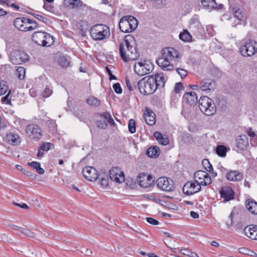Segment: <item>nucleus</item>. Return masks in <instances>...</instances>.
<instances>
[{"instance_id":"ea45409f","label":"nucleus","mask_w":257,"mask_h":257,"mask_svg":"<svg viewBox=\"0 0 257 257\" xmlns=\"http://www.w3.org/2000/svg\"><path fill=\"white\" fill-rule=\"evenodd\" d=\"M59 64L63 68H66L69 65V61L67 58L64 56H60L58 59Z\"/></svg>"},{"instance_id":"680f3d73","label":"nucleus","mask_w":257,"mask_h":257,"mask_svg":"<svg viewBox=\"0 0 257 257\" xmlns=\"http://www.w3.org/2000/svg\"><path fill=\"white\" fill-rule=\"evenodd\" d=\"M25 25H26L27 26H24V28L25 29L24 30H23V31L26 32L30 31V30L29 29V27L30 26H31L30 19H29V21L26 22Z\"/></svg>"},{"instance_id":"de8ad7c7","label":"nucleus","mask_w":257,"mask_h":257,"mask_svg":"<svg viewBox=\"0 0 257 257\" xmlns=\"http://www.w3.org/2000/svg\"><path fill=\"white\" fill-rule=\"evenodd\" d=\"M234 18L237 19V24H239L243 18V15H242L241 12L240 10H237L234 12Z\"/></svg>"},{"instance_id":"f3484780","label":"nucleus","mask_w":257,"mask_h":257,"mask_svg":"<svg viewBox=\"0 0 257 257\" xmlns=\"http://www.w3.org/2000/svg\"><path fill=\"white\" fill-rule=\"evenodd\" d=\"M109 177L112 181L117 183L123 182L124 181L123 173L118 168H113L109 171Z\"/></svg>"},{"instance_id":"c9c22d12","label":"nucleus","mask_w":257,"mask_h":257,"mask_svg":"<svg viewBox=\"0 0 257 257\" xmlns=\"http://www.w3.org/2000/svg\"><path fill=\"white\" fill-rule=\"evenodd\" d=\"M77 26L82 32H85L89 29L88 23L85 21H79L77 23Z\"/></svg>"},{"instance_id":"39448f33","label":"nucleus","mask_w":257,"mask_h":257,"mask_svg":"<svg viewBox=\"0 0 257 257\" xmlns=\"http://www.w3.org/2000/svg\"><path fill=\"white\" fill-rule=\"evenodd\" d=\"M138 85L140 92L144 95L152 94L157 89L154 79L150 76L141 79Z\"/></svg>"},{"instance_id":"3c124183","label":"nucleus","mask_w":257,"mask_h":257,"mask_svg":"<svg viewBox=\"0 0 257 257\" xmlns=\"http://www.w3.org/2000/svg\"><path fill=\"white\" fill-rule=\"evenodd\" d=\"M147 221L151 224L157 225L159 224V221L151 217H147Z\"/></svg>"},{"instance_id":"4be33fe9","label":"nucleus","mask_w":257,"mask_h":257,"mask_svg":"<svg viewBox=\"0 0 257 257\" xmlns=\"http://www.w3.org/2000/svg\"><path fill=\"white\" fill-rule=\"evenodd\" d=\"M235 141L236 147L240 151L245 150L248 145V138L245 135H240Z\"/></svg>"},{"instance_id":"864d4df0","label":"nucleus","mask_w":257,"mask_h":257,"mask_svg":"<svg viewBox=\"0 0 257 257\" xmlns=\"http://www.w3.org/2000/svg\"><path fill=\"white\" fill-rule=\"evenodd\" d=\"M33 16L37 20L42 21L44 23H46L48 20V19L42 16L38 15V14H33Z\"/></svg>"},{"instance_id":"7ed1b4c3","label":"nucleus","mask_w":257,"mask_h":257,"mask_svg":"<svg viewBox=\"0 0 257 257\" xmlns=\"http://www.w3.org/2000/svg\"><path fill=\"white\" fill-rule=\"evenodd\" d=\"M90 34L92 38L95 41L103 40L109 37L110 29L105 25L96 24L91 28Z\"/></svg>"},{"instance_id":"58836bf2","label":"nucleus","mask_w":257,"mask_h":257,"mask_svg":"<svg viewBox=\"0 0 257 257\" xmlns=\"http://www.w3.org/2000/svg\"><path fill=\"white\" fill-rule=\"evenodd\" d=\"M147 180L148 181V183H146L145 180H140V186L144 188H148L154 182V180H153V178L151 175H148L147 177Z\"/></svg>"},{"instance_id":"7c9ffc66","label":"nucleus","mask_w":257,"mask_h":257,"mask_svg":"<svg viewBox=\"0 0 257 257\" xmlns=\"http://www.w3.org/2000/svg\"><path fill=\"white\" fill-rule=\"evenodd\" d=\"M154 136L159 143L163 145H167L169 143V140L167 137L163 136L159 132H155Z\"/></svg>"},{"instance_id":"a878e982","label":"nucleus","mask_w":257,"mask_h":257,"mask_svg":"<svg viewBox=\"0 0 257 257\" xmlns=\"http://www.w3.org/2000/svg\"><path fill=\"white\" fill-rule=\"evenodd\" d=\"M183 101L190 105L196 103L197 101V97L195 92H190L186 93L183 97Z\"/></svg>"},{"instance_id":"f8f14e48","label":"nucleus","mask_w":257,"mask_h":257,"mask_svg":"<svg viewBox=\"0 0 257 257\" xmlns=\"http://www.w3.org/2000/svg\"><path fill=\"white\" fill-rule=\"evenodd\" d=\"M156 183L158 187L164 191H172L175 188L173 181L169 178L160 177L157 179Z\"/></svg>"},{"instance_id":"a18cd8bd","label":"nucleus","mask_w":257,"mask_h":257,"mask_svg":"<svg viewBox=\"0 0 257 257\" xmlns=\"http://www.w3.org/2000/svg\"><path fill=\"white\" fill-rule=\"evenodd\" d=\"M202 165L208 172H210L211 170H213V167L208 160H203L202 161Z\"/></svg>"},{"instance_id":"4468645a","label":"nucleus","mask_w":257,"mask_h":257,"mask_svg":"<svg viewBox=\"0 0 257 257\" xmlns=\"http://www.w3.org/2000/svg\"><path fill=\"white\" fill-rule=\"evenodd\" d=\"M25 132L29 138L35 141L40 140L42 136L41 128L35 124L28 125L26 128Z\"/></svg>"},{"instance_id":"0eeeda50","label":"nucleus","mask_w":257,"mask_h":257,"mask_svg":"<svg viewBox=\"0 0 257 257\" xmlns=\"http://www.w3.org/2000/svg\"><path fill=\"white\" fill-rule=\"evenodd\" d=\"M32 40L37 45L44 47L50 46L54 43L53 37L47 33L41 31L34 33Z\"/></svg>"},{"instance_id":"8fccbe9b","label":"nucleus","mask_w":257,"mask_h":257,"mask_svg":"<svg viewBox=\"0 0 257 257\" xmlns=\"http://www.w3.org/2000/svg\"><path fill=\"white\" fill-rule=\"evenodd\" d=\"M176 71L180 75L181 78L186 77L187 75V71L183 69L177 68H176Z\"/></svg>"},{"instance_id":"338daca9","label":"nucleus","mask_w":257,"mask_h":257,"mask_svg":"<svg viewBox=\"0 0 257 257\" xmlns=\"http://www.w3.org/2000/svg\"><path fill=\"white\" fill-rule=\"evenodd\" d=\"M190 215L192 218L194 219H197L199 217V214L197 212L193 211H191Z\"/></svg>"},{"instance_id":"e2e57ef3","label":"nucleus","mask_w":257,"mask_h":257,"mask_svg":"<svg viewBox=\"0 0 257 257\" xmlns=\"http://www.w3.org/2000/svg\"><path fill=\"white\" fill-rule=\"evenodd\" d=\"M233 213L232 212L230 213V215L228 216V219L230 220V222H227V225L228 226H231L232 224V216Z\"/></svg>"},{"instance_id":"79ce46f5","label":"nucleus","mask_w":257,"mask_h":257,"mask_svg":"<svg viewBox=\"0 0 257 257\" xmlns=\"http://www.w3.org/2000/svg\"><path fill=\"white\" fill-rule=\"evenodd\" d=\"M40 148L44 151H48L50 150L53 149L54 148V145L53 144L51 143H43Z\"/></svg>"},{"instance_id":"72a5a7b5","label":"nucleus","mask_w":257,"mask_h":257,"mask_svg":"<svg viewBox=\"0 0 257 257\" xmlns=\"http://www.w3.org/2000/svg\"><path fill=\"white\" fill-rule=\"evenodd\" d=\"M28 165L36 169L37 173L40 175H43L45 173L44 170L41 167V164L39 162L33 161L30 163H28Z\"/></svg>"},{"instance_id":"13d9d810","label":"nucleus","mask_w":257,"mask_h":257,"mask_svg":"<svg viewBox=\"0 0 257 257\" xmlns=\"http://www.w3.org/2000/svg\"><path fill=\"white\" fill-rule=\"evenodd\" d=\"M52 93V91L49 88H46L44 91V96L46 97H48L50 95H51Z\"/></svg>"},{"instance_id":"5701e85b","label":"nucleus","mask_w":257,"mask_h":257,"mask_svg":"<svg viewBox=\"0 0 257 257\" xmlns=\"http://www.w3.org/2000/svg\"><path fill=\"white\" fill-rule=\"evenodd\" d=\"M144 118L146 122L149 125H154L156 123V117L154 112L148 108L144 113Z\"/></svg>"},{"instance_id":"5fc2aeb1","label":"nucleus","mask_w":257,"mask_h":257,"mask_svg":"<svg viewBox=\"0 0 257 257\" xmlns=\"http://www.w3.org/2000/svg\"><path fill=\"white\" fill-rule=\"evenodd\" d=\"M31 26L29 27L30 31L35 30L38 28V24L36 21H34L30 19Z\"/></svg>"},{"instance_id":"6e6552de","label":"nucleus","mask_w":257,"mask_h":257,"mask_svg":"<svg viewBox=\"0 0 257 257\" xmlns=\"http://www.w3.org/2000/svg\"><path fill=\"white\" fill-rule=\"evenodd\" d=\"M154 68L153 64L149 61L138 62L134 65V71L139 76H144L151 73Z\"/></svg>"},{"instance_id":"37998d69","label":"nucleus","mask_w":257,"mask_h":257,"mask_svg":"<svg viewBox=\"0 0 257 257\" xmlns=\"http://www.w3.org/2000/svg\"><path fill=\"white\" fill-rule=\"evenodd\" d=\"M87 103L89 105L93 106H99L100 104V101L97 98L94 97H90L87 99Z\"/></svg>"},{"instance_id":"bb28decb","label":"nucleus","mask_w":257,"mask_h":257,"mask_svg":"<svg viewBox=\"0 0 257 257\" xmlns=\"http://www.w3.org/2000/svg\"><path fill=\"white\" fill-rule=\"evenodd\" d=\"M29 21L28 18H17L15 19L14 24L15 27L18 30L23 31L25 28H24V26H27L26 24V22Z\"/></svg>"},{"instance_id":"6ab92c4d","label":"nucleus","mask_w":257,"mask_h":257,"mask_svg":"<svg viewBox=\"0 0 257 257\" xmlns=\"http://www.w3.org/2000/svg\"><path fill=\"white\" fill-rule=\"evenodd\" d=\"M189 29L195 33H201L203 29L201 24L197 18L193 17L190 22Z\"/></svg>"},{"instance_id":"e433bc0d","label":"nucleus","mask_w":257,"mask_h":257,"mask_svg":"<svg viewBox=\"0 0 257 257\" xmlns=\"http://www.w3.org/2000/svg\"><path fill=\"white\" fill-rule=\"evenodd\" d=\"M227 152V148L224 146L219 145L216 148V154L221 157L226 156Z\"/></svg>"},{"instance_id":"49530a36","label":"nucleus","mask_w":257,"mask_h":257,"mask_svg":"<svg viewBox=\"0 0 257 257\" xmlns=\"http://www.w3.org/2000/svg\"><path fill=\"white\" fill-rule=\"evenodd\" d=\"M20 235H26L29 237H34V233L31 231L30 230L23 228L21 229V231H20Z\"/></svg>"},{"instance_id":"2eb2a0df","label":"nucleus","mask_w":257,"mask_h":257,"mask_svg":"<svg viewBox=\"0 0 257 257\" xmlns=\"http://www.w3.org/2000/svg\"><path fill=\"white\" fill-rule=\"evenodd\" d=\"M201 189V187L195 181H188L183 186V193L188 196L198 192Z\"/></svg>"},{"instance_id":"473e14b6","label":"nucleus","mask_w":257,"mask_h":257,"mask_svg":"<svg viewBox=\"0 0 257 257\" xmlns=\"http://www.w3.org/2000/svg\"><path fill=\"white\" fill-rule=\"evenodd\" d=\"M7 139L12 145H18L21 142L20 138L16 134H10L7 135Z\"/></svg>"},{"instance_id":"cd10ccee","label":"nucleus","mask_w":257,"mask_h":257,"mask_svg":"<svg viewBox=\"0 0 257 257\" xmlns=\"http://www.w3.org/2000/svg\"><path fill=\"white\" fill-rule=\"evenodd\" d=\"M146 154L150 158H156L159 156L160 150L157 146H152L147 150Z\"/></svg>"},{"instance_id":"c03bdc74","label":"nucleus","mask_w":257,"mask_h":257,"mask_svg":"<svg viewBox=\"0 0 257 257\" xmlns=\"http://www.w3.org/2000/svg\"><path fill=\"white\" fill-rule=\"evenodd\" d=\"M128 130L131 133H135L136 131V122L135 120L131 119L129 120L128 124Z\"/></svg>"},{"instance_id":"c85d7f7f","label":"nucleus","mask_w":257,"mask_h":257,"mask_svg":"<svg viewBox=\"0 0 257 257\" xmlns=\"http://www.w3.org/2000/svg\"><path fill=\"white\" fill-rule=\"evenodd\" d=\"M246 207L250 212L257 214V202L253 200L248 199L246 201Z\"/></svg>"},{"instance_id":"20e7f679","label":"nucleus","mask_w":257,"mask_h":257,"mask_svg":"<svg viewBox=\"0 0 257 257\" xmlns=\"http://www.w3.org/2000/svg\"><path fill=\"white\" fill-rule=\"evenodd\" d=\"M200 110L205 115L212 116L216 112V107L214 101L209 97L203 96L199 100Z\"/></svg>"},{"instance_id":"ddd939ff","label":"nucleus","mask_w":257,"mask_h":257,"mask_svg":"<svg viewBox=\"0 0 257 257\" xmlns=\"http://www.w3.org/2000/svg\"><path fill=\"white\" fill-rule=\"evenodd\" d=\"M195 181L201 186H207L211 183V178L209 175L205 171L199 170L194 175Z\"/></svg>"},{"instance_id":"dca6fc26","label":"nucleus","mask_w":257,"mask_h":257,"mask_svg":"<svg viewBox=\"0 0 257 257\" xmlns=\"http://www.w3.org/2000/svg\"><path fill=\"white\" fill-rule=\"evenodd\" d=\"M82 173L84 177L90 181H95L98 178V174L96 170L91 166L86 167L83 168Z\"/></svg>"},{"instance_id":"a19ab883","label":"nucleus","mask_w":257,"mask_h":257,"mask_svg":"<svg viewBox=\"0 0 257 257\" xmlns=\"http://www.w3.org/2000/svg\"><path fill=\"white\" fill-rule=\"evenodd\" d=\"M8 91V86L5 81H0V95L5 94Z\"/></svg>"},{"instance_id":"f704fd0d","label":"nucleus","mask_w":257,"mask_h":257,"mask_svg":"<svg viewBox=\"0 0 257 257\" xmlns=\"http://www.w3.org/2000/svg\"><path fill=\"white\" fill-rule=\"evenodd\" d=\"M68 3L72 8L83 9L85 6L83 3L80 0H68Z\"/></svg>"},{"instance_id":"9b49d317","label":"nucleus","mask_w":257,"mask_h":257,"mask_svg":"<svg viewBox=\"0 0 257 257\" xmlns=\"http://www.w3.org/2000/svg\"><path fill=\"white\" fill-rule=\"evenodd\" d=\"M29 56L26 52L20 50L12 51L10 56V60L15 65L25 63L29 60Z\"/></svg>"},{"instance_id":"603ef678","label":"nucleus","mask_w":257,"mask_h":257,"mask_svg":"<svg viewBox=\"0 0 257 257\" xmlns=\"http://www.w3.org/2000/svg\"><path fill=\"white\" fill-rule=\"evenodd\" d=\"M238 250L240 253L244 254H249L250 252L253 253L252 251L245 247L240 248Z\"/></svg>"},{"instance_id":"aec40b11","label":"nucleus","mask_w":257,"mask_h":257,"mask_svg":"<svg viewBox=\"0 0 257 257\" xmlns=\"http://www.w3.org/2000/svg\"><path fill=\"white\" fill-rule=\"evenodd\" d=\"M220 196L225 201H228L233 199L234 191L229 187L225 186L219 191Z\"/></svg>"},{"instance_id":"a211bd4d","label":"nucleus","mask_w":257,"mask_h":257,"mask_svg":"<svg viewBox=\"0 0 257 257\" xmlns=\"http://www.w3.org/2000/svg\"><path fill=\"white\" fill-rule=\"evenodd\" d=\"M200 90L207 93L213 91L215 88V83L211 79H205L200 83Z\"/></svg>"},{"instance_id":"09e8293b","label":"nucleus","mask_w":257,"mask_h":257,"mask_svg":"<svg viewBox=\"0 0 257 257\" xmlns=\"http://www.w3.org/2000/svg\"><path fill=\"white\" fill-rule=\"evenodd\" d=\"M113 88L116 93L120 94L122 92V89L119 83H116L113 85Z\"/></svg>"},{"instance_id":"0e129e2a","label":"nucleus","mask_w":257,"mask_h":257,"mask_svg":"<svg viewBox=\"0 0 257 257\" xmlns=\"http://www.w3.org/2000/svg\"><path fill=\"white\" fill-rule=\"evenodd\" d=\"M101 184L103 186H106L108 184V180L106 178H101Z\"/></svg>"},{"instance_id":"412c9836","label":"nucleus","mask_w":257,"mask_h":257,"mask_svg":"<svg viewBox=\"0 0 257 257\" xmlns=\"http://www.w3.org/2000/svg\"><path fill=\"white\" fill-rule=\"evenodd\" d=\"M245 235L251 239L257 240V225H249L243 230Z\"/></svg>"},{"instance_id":"69168bd1","label":"nucleus","mask_w":257,"mask_h":257,"mask_svg":"<svg viewBox=\"0 0 257 257\" xmlns=\"http://www.w3.org/2000/svg\"><path fill=\"white\" fill-rule=\"evenodd\" d=\"M248 135L250 137H254L255 136V134L254 132L252 131V130L250 127H249L247 131Z\"/></svg>"},{"instance_id":"6e6d98bb","label":"nucleus","mask_w":257,"mask_h":257,"mask_svg":"<svg viewBox=\"0 0 257 257\" xmlns=\"http://www.w3.org/2000/svg\"><path fill=\"white\" fill-rule=\"evenodd\" d=\"M182 87L183 85L181 83H177L175 84L174 90L176 93H179L182 89Z\"/></svg>"},{"instance_id":"bf43d9fd","label":"nucleus","mask_w":257,"mask_h":257,"mask_svg":"<svg viewBox=\"0 0 257 257\" xmlns=\"http://www.w3.org/2000/svg\"><path fill=\"white\" fill-rule=\"evenodd\" d=\"M125 82H126V85L127 88H128V89L130 91H133L134 90V87L132 86L130 80L128 78H126L125 79Z\"/></svg>"},{"instance_id":"c756f323","label":"nucleus","mask_w":257,"mask_h":257,"mask_svg":"<svg viewBox=\"0 0 257 257\" xmlns=\"http://www.w3.org/2000/svg\"><path fill=\"white\" fill-rule=\"evenodd\" d=\"M201 3L204 7L208 8L220 9L223 6L221 4L218 7L215 0H201Z\"/></svg>"},{"instance_id":"f03ea898","label":"nucleus","mask_w":257,"mask_h":257,"mask_svg":"<svg viewBox=\"0 0 257 257\" xmlns=\"http://www.w3.org/2000/svg\"><path fill=\"white\" fill-rule=\"evenodd\" d=\"M180 58L178 50L172 47L165 48L162 50V57L158 58L156 63L164 70L174 69V65Z\"/></svg>"},{"instance_id":"393cba45","label":"nucleus","mask_w":257,"mask_h":257,"mask_svg":"<svg viewBox=\"0 0 257 257\" xmlns=\"http://www.w3.org/2000/svg\"><path fill=\"white\" fill-rule=\"evenodd\" d=\"M226 178L231 181H238L243 179V174L237 171H230L226 174Z\"/></svg>"},{"instance_id":"774afa93","label":"nucleus","mask_w":257,"mask_h":257,"mask_svg":"<svg viewBox=\"0 0 257 257\" xmlns=\"http://www.w3.org/2000/svg\"><path fill=\"white\" fill-rule=\"evenodd\" d=\"M23 172V173L24 174H25L27 176H29V177H33L34 176V174L32 172H29V171H28L27 170H26L25 169H24Z\"/></svg>"},{"instance_id":"4d7b16f0","label":"nucleus","mask_w":257,"mask_h":257,"mask_svg":"<svg viewBox=\"0 0 257 257\" xmlns=\"http://www.w3.org/2000/svg\"><path fill=\"white\" fill-rule=\"evenodd\" d=\"M179 251L180 253H181L182 254L189 256L191 250H189L187 248H184V249H179Z\"/></svg>"},{"instance_id":"9d476101","label":"nucleus","mask_w":257,"mask_h":257,"mask_svg":"<svg viewBox=\"0 0 257 257\" xmlns=\"http://www.w3.org/2000/svg\"><path fill=\"white\" fill-rule=\"evenodd\" d=\"M99 115L100 119L96 122V125L99 128L105 129L107 126L108 123L112 126L115 125L114 121L108 112L106 111L100 113Z\"/></svg>"},{"instance_id":"f257e3e1","label":"nucleus","mask_w":257,"mask_h":257,"mask_svg":"<svg viewBox=\"0 0 257 257\" xmlns=\"http://www.w3.org/2000/svg\"><path fill=\"white\" fill-rule=\"evenodd\" d=\"M136 46V40L133 36L131 35L125 36L119 47L120 57L124 61H134L139 58Z\"/></svg>"},{"instance_id":"1a4fd4ad","label":"nucleus","mask_w":257,"mask_h":257,"mask_svg":"<svg viewBox=\"0 0 257 257\" xmlns=\"http://www.w3.org/2000/svg\"><path fill=\"white\" fill-rule=\"evenodd\" d=\"M240 54L244 57H250L257 52V43L249 40L240 48Z\"/></svg>"},{"instance_id":"423d86ee","label":"nucleus","mask_w":257,"mask_h":257,"mask_svg":"<svg viewBox=\"0 0 257 257\" xmlns=\"http://www.w3.org/2000/svg\"><path fill=\"white\" fill-rule=\"evenodd\" d=\"M138 25V20L132 16L122 17L119 23V29L123 33H130L135 31Z\"/></svg>"},{"instance_id":"052dcab7","label":"nucleus","mask_w":257,"mask_h":257,"mask_svg":"<svg viewBox=\"0 0 257 257\" xmlns=\"http://www.w3.org/2000/svg\"><path fill=\"white\" fill-rule=\"evenodd\" d=\"M10 227L14 230L18 231L19 232H20V231H21V229H22V227H20L17 226L16 225H14V224L10 225Z\"/></svg>"},{"instance_id":"2f4dec72","label":"nucleus","mask_w":257,"mask_h":257,"mask_svg":"<svg viewBox=\"0 0 257 257\" xmlns=\"http://www.w3.org/2000/svg\"><path fill=\"white\" fill-rule=\"evenodd\" d=\"M179 38L184 42H190L192 41V37L187 30H184L180 33Z\"/></svg>"},{"instance_id":"4c0bfd02","label":"nucleus","mask_w":257,"mask_h":257,"mask_svg":"<svg viewBox=\"0 0 257 257\" xmlns=\"http://www.w3.org/2000/svg\"><path fill=\"white\" fill-rule=\"evenodd\" d=\"M25 69L23 67H19L16 71L15 75L20 80H23L25 78Z\"/></svg>"},{"instance_id":"b1692460","label":"nucleus","mask_w":257,"mask_h":257,"mask_svg":"<svg viewBox=\"0 0 257 257\" xmlns=\"http://www.w3.org/2000/svg\"><path fill=\"white\" fill-rule=\"evenodd\" d=\"M150 77H153L155 81V85H156V88H163L165 84V79L163 73H157L155 76H150Z\"/></svg>"}]
</instances>
